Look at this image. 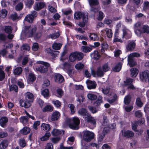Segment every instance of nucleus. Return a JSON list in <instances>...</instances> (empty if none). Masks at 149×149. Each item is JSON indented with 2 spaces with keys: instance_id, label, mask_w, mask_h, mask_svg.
<instances>
[{
  "instance_id": "obj_1",
  "label": "nucleus",
  "mask_w": 149,
  "mask_h": 149,
  "mask_svg": "<svg viewBox=\"0 0 149 149\" xmlns=\"http://www.w3.org/2000/svg\"><path fill=\"white\" fill-rule=\"evenodd\" d=\"M25 100H19V104L22 107L28 108L31 106V103L33 101L34 96L32 93L30 92L26 93L25 94Z\"/></svg>"
},
{
  "instance_id": "obj_2",
  "label": "nucleus",
  "mask_w": 149,
  "mask_h": 149,
  "mask_svg": "<svg viewBox=\"0 0 149 149\" xmlns=\"http://www.w3.org/2000/svg\"><path fill=\"white\" fill-rule=\"evenodd\" d=\"M37 29L36 26H25L22 30V34L29 37L32 36L33 34L36 32Z\"/></svg>"
},
{
  "instance_id": "obj_3",
  "label": "nucleus",
  "mask_w": 149,
  "mask_h": 149,
  "mask_svg": "<svg viewBox=\"0 0 149 149\" xmlns=\"http://www.w3.org/2000/svg\"><path fill=\"white\" fill-rule=\"evenodd\" d=\"M84 56L83 53L79 52H75L70 54L69 59L70 61L71 62H74L76 60L80 61L83 58Z\"/></svg>"
},
{
  "instance_id": "obj_4",
  "label": "nucleus",
  "mask_w": 149,
  "mask_h": 149,
  "mask_svg": "<svg viewBox=\"0 0 149 149\" xmlns=\"http://www.w3.org/2000/svg\"><path fill=\"white\" fill-rule=\"evenodd\" d=\"M140 56V54L136 52L130 54L128 56V64L130 67H134L136 65V63L134 61V57H139Z\"/></svg>"
},
{
  "instance_id": "obj_5",
  "label": "nucleus",
  "mask_w": 149,
  "mask_h": 149,
  "mask_svg": "<svg viewBox=\"0 0 149 149\" xmlns=\"http://www.w3.org/2000/svg\"><path fill=\"white\" fill-rule=\"evenodd\" d=\"M37 63L38 64H42L36 68L37 70L39 71L42 73H44L47 72L48 67L50 66V64L47 62H44L42 61H38L37 62Z\"/></svg>"
},
{
  "instance_id": "obj_6",
  "label": "nucleus",
  "mask_w": 149,
  "mask_h": 149,
  "mask_svg": "<svg viewBox=\"0 0 149 149\" xmlns=\"http://www.w3.org/2000/svg\"><path fill=\"white\" fill-rule=\"evenodd\" d=\"M142 25L141 23L139 21L136 22L133 26V29L136 35L139 37H141V34L143 33V32L139 28Z\"/></svg>"
},
{
  "instance_id": "obj_7",
  "label": "nucleus",
  "mask_w": 149,
  "mask_h": 149,
  "mask_svg": "<svg viewBox=\"0 0 149 149\" xmlns=\"http://www.w3.org/2000/svg\"><path fill=\"white\" fill-rule=\"evenodd\" d=\"M94 137V134L91 132L86 131L84 132L83 138L84 140L87 142L90 141Z\"/></svg>"
},
{
  "instance_id": "obj_8",
  "label": "nucleus",
  "mask_w": 149,
  "mask_h": 149,
  "mask_svg": "<svg viewBox=\"0 0 149 149\" xmlns=\"http://www.w3.org/2000/svg\"><path fill=\"white\" fill-rule=\"evenodd\" d=\"M74 18L76 19H78L82 17L83 20L85 22H87L88 20L87 14H85L81 12H77L74 15Z\"/></svg>"
},
{
  "instance_id": "obj_9",
  "label": "nucleus",
  "mask_w": 149,
  "mask_h": 149,
  "mask_svg": "<svg viewBox=\"0 0 149 149\" xmlns=\"http://www.w3.org/2000/svg\"><path fill=\"white\" fill-rule=\"evenodd\" d=\"M72 120V125H70V128L73 130H77L79 129V125L80 124V120L77 117H74Z\"/></svg>"
},
{
  "instance_id": "obj_10",
  "label": "nucleus",
  "mask_w": 149,
  "mask_h": 149,
  "mask_svg": "<svg viewBox=\"0 0 149 149\" xmlns=\"http://www.w3.org/2000/svg\"><path fill=\"white\" fill-rule=\"evenodd\" d=\"M140 78L143 81L148 82L149 81V71H144L140 74Z\"/></svg>"
},
{
  "instance_id": "obj_11",
  "label": "nucleus",
  "mask_w": 149,
  "mask_h": 149,
  "mask_svg": "<svg viewBox=\"0 0 149 149\" xmlns=\"http://www.w3.org/2000/svg\"><path fill=\"white\" fill-rule=\"evenodd\" d=\"M86 83L88 88L89 89H94L96 88L97 84L95 81H92L90 80L86 81Z\"/></svg>"
},
{
  "instance_id": "obj_12",
  "label": "nucleus",
  "mask_w": 149,
  "mask_h": 149,
  "mask_svg": "<svg viewBox=\"0 0 149 149\" xmlns=\"http://www.w3.org/2000/svg\"><path fill=\"white\" fill-rule=\"evenodd\" d=\"M78 113L79 114L83 116L84 119L90 114L84 108L80 109L78 111Z\"/></svg>"
},
{
  "instance_id": "obj_13",
  "label": "nucleus",
  "mask_w": 149,
  "mask_h": 149,
  "mask_svg": "<svg viewBox=\"0 0 149 149\" xmlns=\"http://www.w3.org/2000/svg\"><path fill=\"white\" fill-rule=\"evenodd\" d=\"M118 29H117L115 33V38L114 41L115 42H123V40L121 39L120 37H122V35L119 34Z\"/></svg>"
},
{
  "instance_id": "obj_14",
  "label": "nucleus",
  "mask_w": 149,
  "mask_h": 149,
  "mask_svg": "<svg viewBox=\"0 0 149 149\" xmlns=\"http://www.w3.org/2000/svg\"><path fill=\"white\" fill-rule=\"evenodd\" d=\"M122 133L123 136L128 138L133 137L134 135V134L132 132L129 130H123L122 131Z\"/></svg>"
},
{
  "instance_id": "obj_15",
  "label": "nucleus",
  "mask_w": 149,
  "mask_h": 149,
  "mask_svg": "<svg viewBox=\"0 0 149 149\" xmlns=\"http://www.w3.org/2000/svg\"><path fill=\"white\" fill-rule=\"evenodd\" d=\"M60 117V113L58 111H56L52 113L51 119L52 121H56L59 119Z\"/></svg>"
},
{
  "instance_id": "obj_16",
  "label": "nucleus",
  "mask_w": 149,
  "mask_h": 149,
  "mask_svg": "<svg viewBox=\"0 0 149 149\" xmlns=\"http://www.w3.org/2000/svg\"><path fill=\"white\" fill-rule=\"evenodd\" d=\"M41 128L42 130L45 132H48L51 130L50 125L49 124L43 123L41 126Z\"/></svg>"
},
{
  "instance_id": "obj_17",
  "label": "nucleus",
  "mask_w": 149,
  "mask_h": 149,
  "mask_svg": "<svg viewBox=\"0 0 149 149\" xmlns=\"http://www.w3.org/2000/svg\"><path fill=\"white\" fill-rule=\"evenodd\" d=\"M85 120L87 122L90 123L91 124L95 125L96 124V121L94 117H92L91 115L90 114L85 119Z\"/></svg>"
},
{
  "instance_id": "obj_18",
  "label": "nucleus",
  "mask_w": 149,
  "mask_h": 149,
  "mask_svg": "<svg viewBox=\"0 0 149 149\" xmlns=\"http://www.w3.org/2000/svg\"><path fill=\"white\" fill-rule=\"evenodd\" d=\"M45 6V3L44 2H39L36 3L34 7V9L37 11L40 10L43 8Z\"/></svg>"
},
{
  "instance_id": "obj_19",
  "label": "nucleus",
  "mask_w": 149,
  "mask_h": 149,
  "mask_svg": "<svg viewBox=\"0 0 149 149\" xmlns=\"http://www.w3.org/2000/svg\"><path fill=\"white\" fill-rule=\"evenodd\" d=\"M136 46L135 43L133 41L130 42L126 46V49L128 51H132L135 48Z\"/></svg>"
},
{
  "instance_id": "obj_20",
  "label": "nucleus",
  "mask_w": 149,
  "mask_h": 149,
  "mask_svg": "<svg viewBox=\"0 0 149 149\" xmlns=\"http://www.w3.org/2000/svg\"><path fill=\"white\" fill-rule=\"evenodd\" d=\"M94 48V47L93 46H82L81 47V49L83 52L87 53L91 52Z\"/></svg>"
},
{
  "instance_id": "obj_21",
  "label": "nucleus",
  "mask_w": 149,
  "mask_h": 149,
  "mask_svg": "<svg viewBox=\"0 0 149 149\" xmlns=\"http://www.w3.org/2000/svg\"><path fill=\"white\" fill-rule=\"evenodd\" d=\"M55 80L56 82L61 83L64 81V79L62 75L60 74H58L55 76Z\"/></svg>"
},
{
  "instance_id": "obj_22",
  "label": "nucleus",
  "mask_w": 149,
  "mask_h": 149,
  "mask_svg": "<svg viewBox=\"0 0 149 149\" xmlns=\"http://www.w3.org/2000/svg\"><path fill=\"white\" fill-rule=\"evenodd\" d=\"M91 56L92 58L95 60H97L99 58L100 56L97 51H95L91 54Z\"/></svg>"
},
{
  "instance_id": "obj_23",
  "label": "nucleus",
  "mask_w": 149,
  "mask_h": 149,
  "mask_svg": "<svg viewBox=\"0 0 149 149\" xmlns=\"http://www.w3.org/2000/svg\"><path fill=\"white\" fill-rule=\"evenodd\" d=\"M8 121V119L6 117H2L0 119V124L3 127H4L6 125Z\"/></svg>"
},
{
  "instance_id": "obj_24",
  "label": "nucleus",
  "mask_w": 149,
  "mask_h": 149,
  "mask_svg": "<svg viewBox=\"0 0 149 149\" xmlns=\"http://www.w3.org/2000/svg\"><path fill=\"white\" fill-rule=\"evenodd\" d=\"M30 130V129L29 127H25L21 130L20 132L23 134L26 135L29 134Z\"/></svg>"
},
{
  "instance_id": "obj_25",
  "label": "nucleus",
  "mask_w": 149,
  "mask_h": 149,
  "mask_svg": "<svg viewBox=\"0 0 149 149\" xmlns=\"http://www.w3.org/2000/svg\"><path fill=\"white\" fill-rule=\"evenodd\" d=\"M130 71L131 72V76L132 77H135L138 73V70L137 69L134 68H131L130 70Z\"/></svg>"
},
{
  "instance_id": "obj_26",
  "label": "nucleus",
  "mask_w": 149,
  "mask_h": 149,
  "mask_svg": "<svg viewBox=\"0 0 149 149\" xmlns=\"http://www.w3.org/2000/svg\"><path fill=\"white\" fill-rule=\"evenodd\" d=\"M50 135V133L46 132L43 136L40 138V139L42 141H47L49 139Z\"/></svg>"
},
{
  "instance_id": "obj_27",
  "label": "nucleus",
  "mask_w": 149,
  "mask_h": 149,
  "mask_svg": "<svg viewBox=\"0 0 149 149\" xmlns=\"http://www.w3.org/2000/svg\"><path fill=\"white\" fill-rule=\"evenodd\" d=\"M4 30L6 33L10 34L12 33L13 28L12 27L10 26H4Z\"/></svg>"
},
{
  "instance_id": "obj_28",
  "label": "nucleus",
  "mask_w": 149,
  "mask_h": 149,
  "mask_svg": "<svg viewBox=\"0 0 149 149\" xmlns=\"http://www.w3.org/2000/svg\"><path fill=\"white\" fill-rule=\"evenodd\" d=\"M121 67L122 63L120 62L113 68L112 69L114 72H118L121 70Z\"/></svg>"
},
{
  "instance_id": "obj_29",
  "label": "nucleus",
  "mask_w": 149,
  "mask_h": 149,
  "mask_svg": "<svg viewBox=\"0 0 149 149\" xmlns=\"http://www.w3.org/2000/svg\"><path fill=\"white\" fill-rule=\"evenodd\" d=\"M3 69V66H0V81L3 80L5 78V73L2 70Z\"/></svg>"
},
{
  "instance_id": "obj_30",
  "label": "nucleus",
  "mask_w": 149,
  "mask_h": 149,
  "mask_svg": "<svg viewBox=\"0 0 149 149\" xmlns=\"http://www.w3.org/2000/svg\"><path fill=\"white\" fill-rule=\"evenodd\" d=\"M104 72L103 70H102V68L101 67H99L97 68L96 72V74L98 77H102L104 74Z\"/></svg>"
},
{
  "instance_id": "obj_31",
  "label": "nucleus",
  "mask_w": 149,
  "mask_h": 149,
  "mask_svg": "<svg viewBox=\"0 0 149 149\" xmlns=\"http://www.w3.org/2000/svg\"><path fill=\"white\" fill-rule=\"evenodd\" d=\"M42 95L45 97L47 98L49 96V91L47 89H45L41 92Z\"/></svg>"
},
{
  "instance_id": "obj_32",
  "label": "nucleus",
  "mask_w": 149,
  "mask_h": 149,
  "mask_svg": "<svg viewBox=\"0 0 149 149\" xmlns=\"http://www.w3.org/2000/svg\"><path fill=\"white\" fill-rule=\"evenodd\" d=\"M87 97L89 100H95L97 98L96 95L90 93L88 94Z\"/></svg>"
},
{
  "instance_id": "obj_33",
  "label": "nucleus",
  "mask_w": 149,
  "mask_h": 149,
  "mask_svg": "<svg viewBox=\"0 0 149 149\" xmlns=\"http://www.w3.org/2000/svg\"><path fill=\"white\" fill-rule=\"evenodd\" d=\"M102 97L99 96L97 98V100L94 103V104L96 106H98L102 102Z\"/></svg>"
},
{
  "instance_id": "obj_34",
  "label": "nucleus",
  "mask_w": 149,
  "mask_h": 149,
  "mask_svg": "<svg viewBox=\"0 0 149 149\" xmlns=\"http://www.w3.org/2000/svg\"><path fill=\"white\" fill-rule=\"evenodd\" d=\"M34 3L33 0H26L25 1V5L29 8H30Z\"/></svg>"
},
{
  "instance_id": "obj_35",
  "label": "nucleus",
  "mask_w": 149,
  "mask_h": 149,
  "mask_svg": "<svg viewBox=\"0 0 149 149\" xmlns=\"http://www.w3.org/2000/svg\"><path fill=\"white\" fill-rule=\"evenodd\" d=\"M105 31L108 38H111L112 37L113 33L111 29L106 28L105 29Z\"/></svg>"
},
{
  "instance_id": "obj_36",
  "label": "nucleus",
  "mask_w": 149,
  "mask_h": 149,
  "mask_svg": "<svg viewBox=\"0 0 149 149\" xmlns=\"http://www.w3.org/2000/svg\"><path fill=\"white\" fill-rule=\"evenodd\" d=\"M19 145L21 147L24 148L26 146V143L24 139L21 138L19 139Z\"/></svg>"
},
{
  "instance_id": "obj_37",
  "label": "nucleus",
  "mask_w": 149,
  "mask_h": 149,
  "mask_svg": "<svg viewBox=\"0 0 149 149\" xmlns=\"http://www.w3.org/2000/svg\"><path fill=\"white\" fill-rule=\"evenodd\" d=\"M10 91H14L15 92H17L18 91V88L17 86L14 84H12L9 87Z\"/></svg>"
},
{
  "instance_id": "obj_38",
  "label": "nucleus",
  "mask_w": 149,
  "mask_h": 149,
  "mask_svg": "<svg viewBox=\"0 0 149 149\" xmlns=\"http://www.w3.org/2000/svg\"><path fill=\"white\" fill-rule=\"evenodd\" d=\"M131 96L130 95H127L126 96L124 99V102L125 104H128L131 101Z\"/></svg>"
},
{
  "instance_id": "obj_39",
  "label": "nucleus",
  "mask_w": 149,
  "mask_h": 149,
  "mask_svg": "<svg viewBox=\"0 0 149 149\" xmlns=\"http://www.w3.org/2000/svg\"><path fill=\"white\" fill-rule=\"evenodd\" d=\"M22 69L21 67L16 68L14 71V73L15 75H19L21 74L22 72Z\"/></svg>"
},
{
  "instance_id": "obj_40",
  "label": "nucleus",
  "mask_w": 149,
  "mask_h": 149,
  "mask_svg": "<svg viewBox=\"0 0 149 149\" xmlns=\"http://www.w3.org/2000/svg\"><path fill=\"white\" fill-rule=\"evenodd\" d=\"M8 146L7 141L6 140L2 141L0 143V149H4L6 148Z\"/></svg>"
},
{
  "instance_id": "obj_41",
  "label": "nucleus",
  "mask_w": 149,
  "mask_h": 149,
  "mask_svg": "<svg viewBox=\"0 0 149 149\" xmlns=\"http://www.w3.org/2000/svg\"><path fill=\"white\" fill-rule=\"evenodd\" d=\"M89 37L91 40H97L98 39L97 34L95 33H91Z\"/></svg>"
},
{
  "instance_id": "obj_42",
  "label": "nucleus",
  "mask_w": 149,
  "mask_h": 149,
  "mask_svg": "<svg viewBox=\"0 0 149 149\" xmlns=\"http://www.w3.org/2000/svg\"><path fill=\"white\" fill-rule=\"evenodd\" d=\"M28 120V117L26 116H23L19 118L20 122L23 124H26Z\"/></svg>"
},
{
  "instance_id": "obj_43",
  "label": "nucleus",
  "mask_w": 149,
  "mask_h": 149,
  "mask_svg": "<svg viewBox=\"0 0 149 149\" xmlns=\"http://www.w3.org/2000/svg\"><path fill=\"white\" fill-rule=\"evenodd\" d=\"M62 45V44L61 43H54L52 45L53 48L55 50H59L61 47Z\"/></svg>"
},
{
  "instance_id": "obj_44",
  "label": "nucleus",
  "mask_w": 149,
  "mask_h": 149,
  "mask_svg": "<svg viewBox=\"0 0 149 149\" xmlns=\"http://www.w3.org/2000/svg\"><path fill=\"white\" fill-rule=\"evenodd\" d=\"M34 18L33 16H32L31 15L29 14L27 15L26 17L25 18V20L30 22H32Z\"/></svg>"
},
{
  "instance_id": "obj_45",
  "label": "nucleus",
  "mask_w": 149,
  "mask_h": 149,
  "mask_svg": "<svg viewBox=\"0 0 149 149\" xmlns=\"http://www.w3.org/2000/svg\"><path fill=\"white\" fill-rule=\"evenodd\" d=\"M112 96L113 97V98L108 99L107 100V101L110 103H112L114 102L117 98V96L115 94H112Z\"/></svg>"
},
{
  "instance_id": "obj_46",
  "label": "nucleus",
  "mask_w": 149,
  "mask_h": 149,
  "mask_svg": "<svg viewBox=\"0 0 149 149\" xmlns=\"http://www.w3.org/2000/svg\"><path fill=\"white\" fill-rule=\"evenodd\" d=\"M142 29L143 31H142L143 33H149V26L147 25H143L142 27Z\"/></svg>"
},
{
  "instance_id": "obj_47",
  "label": "nucleus",
  "mask_w": 149,
  "mask_h": 149,
  "mask_svg": "<svg viewBox=\"0 0 149 149\" xmlns=\"http://www.w3.org/2000/svg\"><path fill=\"white\" fill-rule=\"evenodd\" d=\"M88 108L90 112L93 113H96L98 111V110L96 108L93 106H88Z\"/></svg>"
},
{
  "instance_id": "obj_48",
  "label": "nucleus",
  "mask_w": 149,
  "mask_h": 149,
  "mask_svg": "<svg viewBox=\"0 0 149 149\" xmlns=\"http://www.w3.org/2000/svg\"><path fill=\"white\" fill-rule=\"evenodd\" d=\"M61 133V131L57 129H54L52 132V134L54 136H58Z\"/></svg>"
},
{
  "instance_id": "obj_49",
  "label": "nucleus",
  "mask_w": 149,
  "mask_h": 149,
  "mask_svg": "<svg viewBox=\"0 0 149 149\" xmlns=\"http://www.w3.org/2000/svg\"><path fill=\"white\" fill-rule=\"evenodd\" d=\"M7 11L5 9H2L1 11L0 17L3 18H5L7 15Z\"/></svg>"
},
{
  "instance_id": "obj_50",
  "label": "nucleus",
  "mask_w": 149,
  "mask_h": 149,
  "mask_svg": "<svg viewBox=\"0 0 149 149\" xmlns=\"http://www.w3.org/2000/svg\"><path fill=\"white\" fill-rule=\"evenodd\" d=\"M90 6H92L97 5L98 4V0H88Z\"/></svg>"
},
{
  "instance_id": "obj_51",
  "label": "nucleus",
  "mask_w": 149,
  "mask_h": 149,
  "mask_svg": "<svg viewBox=\"0 0 149 149\" xmlns=\"http://www.w3.org/2000/svg\"><path fill=\"white\" fill-rule=\"evenodd\" d=\"M53 110V108L52 107L49 105H47L42 109V111L43 112H46L47 111H52Z\"/></svg>"
},
{
  "instance_id": "obj_52",
  "label": "nucleus",
  "mask_w": 149,
  "mask_h": 149,
  "mask_svg": "<svg viewBox=\"0 0 149 149\" xmlns=\"http://www.w3.org/2000/svg\"><path fill=\"white\" fill-rule=\"evenodd\" d=\"M23 3L22 2H20L15 6V9L17 11H20L23 8Z\"/></svg>"
},
{
  "instance_id": "obj_53",
  "label": "nucleus",
  "mask_w": 149,
  "mask_h": 149,
  "mask_svg": "<svg viewBox=\"0 0 149 149\" xmlns=\"http://www.w3.org/2000/svg\"><path fill=\"white\" fill-rule=\"evenodd\" d=\"M133 79L130 78L127 79L125 81H124V84L125 85H130L132 82Z\"/></svg>"
},
{
  "instance_id": "obj_54",
  "label": "nucleus",
  "mask_w": 149,
  "mask_h": 149,
  "mask_svg": "<svg viewBox=\"0 0 149 149\" xmlns=\"http://www.w3.org/2000/svg\"><path fill=\"white\" fill-rule=\"evenodd\" d=\"M136 103L137 106L140 107H142L143 105V103L141 102V100L139 97H138L136 99Z\"/></svg>"
},
{
  "instance_id": "obj_55",
  "label": "nucleus",
  "mask_w": 149,
  "mask_h": 149,
  "mask_svg": "<svg viewBox=\"0 0 149 149\" xmlns=\"http://www.w3.org/2000/svg\"><path fill=\"white\" fill-rule=\"evenodd\" d=\"M84 66L83 64L79 63L75 65V67L77 70H80L82 69Z\"/></svg>"
},
{
  "instance_id": "obj_56",
  "label": "nucleus",
  "mask_w": 149,
  "mask_h": 149,
  "mask_svg": "<svg viewBox=\"0 0 149 149\" xmlns=\"http://www.w3.org/2000/svg\"><path fill=\"white\" fill-rule=\"evenodd\" d=\"M72 120L71 119L67 118L65 121V123L67 125H68L69 127L70 128V125H72Z\"/></svg>"
},
{
  "instance_id": "obj_57",
  "label": "nucleus",
  "mask_w": 149,
  "mask_h": 149,
  "mask_svg": "<svg viewBox=\"0 0 149 149\" xmlns=\"http://www.w3.org/2000/svg\"><path fill=\"white\" fill-rule=\"evenodd\" d=\"M59 36V34L58 33H55L50 35L49 36V38H51L52 39H55L58 38Z\"/></svg>"
},
{
  "instance_id": "obj_58",
  "label": "nucleus",
  "mask_w": 149,
  "mask_h": 149,
  "mask_svg": "<svg viewBox=\"0 0 149 149\" xmlns=\"http://www.w3.org/2000/svg\"><path fill=\"white\" fill-rule=\"evenodd\" d=\"M30 48L29 45L26 44H23L21 47V50L29 51Z\"/></svg>"
},
{
  "instance_id": "obj_59",
  "label": "nucleus",
  "mask_w": 149,
  "mask_h": 149,
  "mask_svg": "<svg viewBox=\"0 0 149 149\" xmlns=\"http://www.w3.org/2000/svg\"><path fill=\"white\" fill-rule=\"evenodd\" d=\"M29 81H33L35 80L36 77L33 74L31 73L29 74Z\"/></svg>"
},
{
  "instance_id": "obj_60",
  "label": "nucleus",
  "mask_w": 149,
  "mask_h": 149,
  "mask_svg": "<svg viewBox=\"0 0 149 149\" xmlns=\"http://www.w3.org/2000/svg\"><path fill=\"white\" fill-rule=\"evenodd\" d=\"M7 39L6 36L4 34H0V43H1V41H5Z\"/></svg>"
},
{
  "instance_id": "obj_61",
  "label": "nucleus",
  "mask_w": 149,
  "mask_h": 149,
  "mask_svg": "<svg viewBox=\"0 0 149 149\" xmlns=\"http://www.w3.org/2000/svg\"><path fill=\"white\" fill-rule=\"evenodd\" d=\"M52 102L53 104L57 107H59L61 105V102L58 100H53Z\"/></svg>"
},
{
  "instance_id": "obj_62",
  "label": "nucleus",
  "mask_w": 149,
  "mask_h": 149,
  "mask_svg": "<svg viewBox=\"0 0 149 149\" xmlns=\"http://www.w3.org/2000/svg\"><path fill=\"white\" fill-rule=\"evenodd\" d=\"M68 107H69L71 112L72 114H73L75 112L74 111L75 107L74 105L72 104H69L68 105Z\"/></svg>"
},
{
  "instance_id": "obj_63",
  "label": "nucleus",
  "mask_w": 149,
  "mask_h": 149,
  "mask_svg": "<svg viewBox=\"0 0 149 149\" xmlns=\"http://www.w3.org/2000/svg\"><path fill=\"white\" fill-rule=\"evenodd\" d=\"M32 49L33 51H36L38 50L39 49V47L38 43L36 42L34 43L32 46Z\"/></svg>"
},
{
  "instance_id": "obj_64",
  "label": "nucleus",
  "mask_w": 149,
  "mask_h": 149,
  "mask_svg": "<svg viewBox=\"0 0 149 149\" xmlns=\"http://www.w3.org/2000/svg\"><path fill=\"white\" fill-rule=\"evenodd\" d=\"M102 69L104 72H106L108 71L109 69V67L107 64H105L102 67Z\"/></svg>"
}]
</instances>
